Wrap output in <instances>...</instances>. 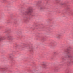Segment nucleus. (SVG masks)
Returning <instances> with one entry per match:
<instances>
[{
    "label": "nucleus",
    "instance_id": "nucleus-1",
    "mask_svg": "<svg viewBox=\"0 0 73 73\" xmlns=\"http://www.w3.org/2000/svg\"><path fill=\"white\" fill-rule=\"evenodd\" d=\"M32 9L31 8H29L28 9V11H26L25 12V13L26 14H29V13H31L32 12Z\"/></svg>",
    "mask_w": 73,
    "mask_h": 73
},
{
    "label": "nucleus",
    "instance_id": "nucleus-2",
    "mask_svg": "<svg viewBox=\"0 0 73 73\" xmlns=\"http://www.w3.org/2000/svg\"><path fill=\"white\" fill-rule=\"evenodd\" d=\"M64 3H63V4H61L62 5H64Z\"/></svg>",
    "mask_w": 73,
    "mask_h": 73
},
{
    "label": "nucleus",
    "instance_id": "nucleus-3",
    "mask_svg": "<svg viewBox=\"0 0 73 73\" xmlns=\"http://www.w3.org/2000/svg\"><path fill=\"white\" fill-rule=\"evenodd\" d=\"M40 9H43V8H42V7H41V8H40Z\"/></svg>",
    "mask_w": 73,
    "mask_h": 73
}]
</instances>
